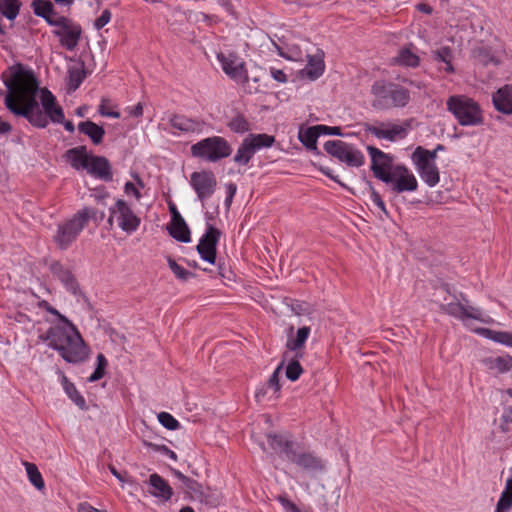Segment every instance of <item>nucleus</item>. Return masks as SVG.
I'll return each instance as SVG.
<instances>
[{
  "label": "nucleus",
  "mask_w": 512,
  "mask_h": 512,
  "mask_svg": "<svg viewBox=\"0 0 512 512\" xmlns=\"http://www.w3.org/2000/svg\"><path fill=\"white\" fill-rule=\"evenodd\" d=\"M2 79L7 88L5 106L12 114L37 128H46L49 120L63 122V108L50 90L39 87L33 71L17 63L2 74Z\"/></svg>",
  "instance_id": "nucleus-1"
},
{
  "label": "nucleus",
  "mask_w": 512,
  "mask_h": 512,
  "mask_svg": "<svg viewBox=\"0 0 512 512\" xmlns=\"http://www.w3.org/2000/svg\"><path fill=\"white\" fill-rule=\"evenodd\" d=\"M39 338L47 342L68 363L77 364L88 358V347L76 327L67 330L63 326H52Z\"/></svg>",
  "instance_id": "nucleus-2"
},
{
  "label": "nucleus",
  "mask_w": 512,
  "mask_h": 512,
  "mask_svg": "<svg viewBox=\"0 0 512 512\" xmlns=\"http://www.w3.org/2000/svg\"><path fill=\"white\" fill-rule=\"evenodd\" d=\"M373 100L371 105L379 111L406 107L410 100V91L400 84L378 80L371 86Z\"/></svg>",
  "instance_id": "nucleus-3"
},
{
  "label": "nucleus",
  "mask_w": 512,
  "mask_h": 512,
  "mask_svg": "<svg viewBox=\"0 0 512 512\" xmlns=\"http://www.w3.org/2000/svg\"><path fill=\"white\" fill-rule=\"evenodd\" d=\"M97 212L90 208H84L75 213L71 218L57 225L53 241L61 250H66L76 241L80 233L90 219H95Z\"/></svg>",
  "instance_id": "nucleus-4"
},
{
  "label": "nucleus",
  "mask_w": 512,
  "mask_h": 512,
  "mask_svg": "<svg viewBox=\"0 0 512 512\" xmlns=\"http://www.w3.org/2000/svg\"><path fill=\"white\" fill-rule=\"evenodd\" d=\"M447 109L462 126H476L483 123L482 111L477 102L463 96H450L446 102Z\"/></svg>",
  "instance_id": "nucleus-5"
},
{
  "label": "nucleus",
  "mask_w": 512,
  "mask_h": 512,
  "mask_svg": "<svg viewBox=\"0 0 512 512\" xmlns=\"http://www.w3.org/2000/svg\"><path fill=\"white\" fill-rule=\"evenodd\" d=\"M193 157L208 162H217L232 153V146L221 136H212L198 141L190 148Z\"/></svg>",
  "instance_id": "nucleus-6"
},
{
  "label": "nucleus",
  "mask_w": 512,
  "mask_h": 512,
  "mask_svg": "<svg viewBox=\"0 0 512 512\" xmlns=\"http://www.w3.org/2000/svg\"><path fill=\"white\" fill-rule=\"evenodd\" d=\"M275 142V137L268 134H249L238 147L233 161L246 166L254 154L262 148H269Z\"/></svg>",
  "instance_id": "nucleus-7"
},
{
  "label": "nucleus",
  "mask_w": 512,
  "mask_h": 512,
  "mask_svg": "<svg viewBox=\"0 0 512 512\" xmlns=\"http://www.w3.org/2000/svg\"><path fill=\"white\" fill-rule=\"evenodd\" d=\"M324 150L350 167H360L365 162V157L361 151L341 140L327 141L324 144Z\"/></svg>",
  "instance_id": "nucleus-8"
},
{
  "label": "nucleus",
  "mask_w": 512,
  "mask_h": 512,
  "mask_svg": "<svg viewBox=\"0 0 512 512\" xmlns=\"http://www.w3.org/2000/svg\"><path fill=\"white\" fill-rule=\"evenodd\" d=\"M114 219H116L119 228L127 233L136 231L141 222L127 202L122 199H118L114 206L110 208L108 223L112 225Z\"/></svg>",
  "instance_id": "nucleus-9"
},
{
  "label": "nucleus",
  "mask_w": 512,
  "mask_h": 512,
  "mask_svg": "<svg viewBox=\"0 0 512 512\" xmlns=\"http://www.w3.org/2000/svg\"><path fill=\"white\" fill-rule=\"evenodd\" d=\"M467 303L468 300L465 295L460 293L459 297H455V301L448 304H441L440 310L462 321L474 319L480 322H488L482 317V311L479 308L467 305Z\"/></svg>",
  "instance_id": "nucleus-10"
},
{
  "label": "nucleus",
  "mask_w": 512,
  "mask_h": 512,
  "mask_svg": "<svg viewBox=\"0 0 512 512\" xmlns=\"http://www.w3.org/2000/svg\"><path fill=\"white\" fill-rule=\"evenodd\" d=\"M389 180L383 181L394 193L413 192L418 188L415 175L404 165H395L388 173Z\"/></svg>",
  "instance_id": "nucleus-11"
},
{
  "label": "nucleus",
  "mask_w": 512,
  "mask_h": 512,
  "mask_svg": "<svg viewBox=\"0 0 512 512\" xmlns=\"http://www.w3.org/2000/svg\"><path fill=\"white\" fill-rule=\"evenodd\" d=\"M190 185L196 192L198 199L204 203L214 194L217 180L212 171L193 172L190 175Z\"/></svg>",
  "instance_id": "nucleus-12"
},
{
  "label": "nucleus",
  "mask_w": 512,
  "mask_h": 512,
  "mask_svg": "<svg viewBox=\"0 0 512 512\" xmlns=\"http://www.w3.org/2000/svg\"><path fill=\"white\" fill-rule=\"evenodd\" d=\"M367 151L371 157V170L374 176L381 181L389 180L388 173L395 167L393 157L374 146H367Z\"/></svg>",
  "instance_id": "nucleus-13"
},
{
  "label": "nucleus",
  "mask_w": 512,
  "mask_h": 512,
  "mask_svg": "<svg viewBox=\"0 0 512 512\" xmlns=\"http://www.w3.org/2000/svg\"><path fill=\"white\" fill-rule=\"evenodd\" d=\"M220 236V230L212 225H209L196 247L197 252L201 258L210 264H214L216 261V246Z\"/></svg>",
  "instance_id": "nucleus-14"
},
{
  "label": "nucleus",
  "mask_w": 512,
  "mask_h": 512,
  "mask_svg": "<svg viewBox=\"0 0 512 512\" xmlns=\"http://www.w3.org/2000/svg\"><path fill=\"white\" fill-rule=\"evenodd\" d=\"M184 492L191 500L210 507H216L221 501L220 494L216 490L205 487L196 480H193Z\"/></svg>",
  "instance_id": "nucleus-15"
},
{
  "label": "nucleus",
  "mask_w": 512,
  "mask_h": 512,
  "mask_svg": "<svg viewBox=\"0 0 512 512\" xmlns=\"http://www.w3.org/2000/svg\"><path fill=\"white\" fill-rule=\"evenodd\" d=\"M81 27L74 24L71 20L66 18V22L62 23L54 34L60 38L61 45L68 50H73L80 39Z\"/></svg>",
  "instance_id": "nucleus-16"
},
{
  "label": "nucleus",
  "mask_w": 512,
  "mask_h": 512,
  "mask_svg": "<svg viewBox=\"0 0 512 512\" xmlns=\"http://www.w3.org/2000/svg\"><path fill=\"white\" fill-rule=\"evenodd\" d=\"M288 460L311 473L319 472L324 469V463L322 459L313 453L289 450Z\"/></svg>",
  "instance_id": "nucleus-17"
},
{
  "label": "nucleus",
  "mask_w": 512,
  "mask_h": 512,
  "mask_svg": "<svg viewBox=\"0 0 512 512\" xmlns=\"http://www.w3.org/2000/svg\"><path fill=\"white\" fill-rule=\"evenodd\" d=\"M218 59L222 65L223 71L236 81H245L247 79V71L244 68V63L233 55L225 56L219 54Z\"/></svg>",
  "instance_id": "nucleus-18"
},
{
  "label": "nucleus",
  "mask_w": 512,
  "mask_h": 512,
  "mask_svg": "<svg viewBox=\"0 0 512 512\" xmlns=\"http://www.w3.org/2000/svg\"><path fill=\"white\" fill-rule=\"evenodd\" d=\"M494 108L503 114L512 115V84H505L492 94Z\"/></svg>",
  "instance_id": "nucleus-19"
},
{
  "label": "nucleus",
  "mask_w": 512,
  "mask_h": 512,
  "mask_svg": "<svg viewBox=\"0 0 512 512\" xmlns=\"http://www.w3.org/2000/svg\"><path fill=\"white\" fill-rule=\"evenodd\" d=\"M421 179L429 186L434 187L439 183V170L435 162H427L424 159H412Z\"/></svg>",
  "instance_id": "nucleus-20"
},
{
  "label": "nucleus",
  "mask_w": 512,
  "mask_h": 512,
  "mask_svg": "<svg viewBox=\"0 0 512 512\" xmlns=\"http://www.w3.org/2000/svg\"><path fill=\"white\" fill-rule=\"evenodd\" d=\"M86 169L90 174L99 179L104 181L112 180L111 165L108 159L103 156H91Z\"/></svg>",
  "instance_id": "nucleus-21"
},
{
  "label": "nucleus",
  "mask_w": 512,
  "mask_h": 512,
  "mask_svg": "<svg viewBox=\"0 0 512 512\" xmlns=\"http://www.w3.org/2000/svg\"><path fill=\"white\" fill-rule=\"evenodd\" d=\"M279 56L290 61H301L303 53L297 44L289 43L285 37L279 38L278 41L271 40Z\"/></svg>",
  "instance_id": "nucleus-22"
},
{
  "label": "nucleus",
  "mask_w": 512,
  "mask_h": 512,
  "mask_svg": "<svg viewBox=\"0 0 512 512\" xmlns=\"http://www.w3.org/2000/svg\"><path fill=\"white\" fill-rule=\"evenodd\" d=\"M172 128L184 133L201 132L203 122L197 119L189 118L185 115L174 114L169 119Z\"/></svg>",
  "instance_id": "nucleus-23"
},
{
  "label": "nucleus",
  "mask_w": 512,
  "mask_h": 512,
  "mask_svg": "<svg viewBox=\"0 0 512 512\" xmlns=\"http://www.w3.org/2000/svg\"><path fill=\"white\" fill-rule=\"evenodd\" d=\"M308 63L304 69L301 70V75L310 80L318 79L324 72L325 64L323 60V53L315 55H306Z\"/></svg>",
  "instance_id": "nucleus-24"
},
{
  "label": "nucleus",
  "mask_w": 512,
  "mask_h": 512,
  "mask_svg": "<svg viewBox=\"0 0 512 512\" xmlns=\"http://www.w3.org/2000/svg\"><path fill=\"white\" fill-rule=\"evenodd\" d=\"M50 271L65 285L67 290H69L73 294H77L78 284L76 282L74 275L69 269L65 268L59 262H53L50 265Z\"/></svg>",
  "instance_id": "nucleus-25"
},
{
  "label": "nucleus",
  "mask_w": 512,
  "mask_h": 512,
  "mask_svg": "<svg viewBox=\"0 0 512 512\" xmlns=\"http://www.w3.org/2000/svg\"><path fill=\"white\" fill-rule=\"evenodd\" d=\"M366 131L370 132L372 135L379 139H386L389 141H395L397 139H403L406 137L407 130L403 126L400 125H392L390 129H384L377 126L366 127Z\"/></svg>",
  "instance_id": "nucleus-26"
},
{
  "label": "nucleus",
  "mask_w": 512,
  "mask_h": 512,
  "mask_svg": "<svg viewBox=\"0 0 512 512\" xmlns=\"http://www.w3.org/2000/svg\"><path fill=\"white\" fill-rule=\"evenodd\" d=\"M149 484L151 486L150 493L163 501H168L173 494L171 486L161 476L154 473L149 477Z\"/></svg>",
  "instance_id": "nucleus-27"
},
{
  "label": "nucleus",
  "mask_w": 512,
  "mask_h": 512,
  "mask_svg": "<svg viewBox=\"0 0 512 512\" xmlns=\"http://www.w3.org/2000/svg\"><path fill=\"white\" fill-rule=\"evenodd\" d=\"M310 327L303 326L297 330L296 337L294 339H288L286 343L287 352L295 353L296 358H302V348L305 345L306 340L310 335Z\"/></svg>",
  "instance_id": "nucleus-28"
},
{
  "label": "nucleus",
  "mask_w": 512,
  "mask_h": 512,
  "mask_svg": "<svg viewBox=\"0 0 512 512\" xmlns=\"http://www.w3.org/2000/svg\"><path fill=\"white\" fill-rule=\"evenodd\" d=\"M167 230L170 236L179 242L188 243L191 241L189 227L183 218L171 220L167 226Z\"/></svg>",
  "instance_id": "nucleus-29"
},
{
  "label": "nucleus",
  "mask_w": 512,
  "mask_h": 512,
  "mask_svg": "<svg viewBox=\"0 0 512 512\" xmlns=\"http://www.w3.org/2000/svg\"><path fill=\"white\" fill-rule=\"evenodd\" d=\"M78 130L88 136L95 145L102 143L105 135L104 128L90 120L80 122L78 124Z\"/></svg>",
  "instance_id": "nucleus-30"
},
{
  "label": "nucleus",
  "mask_w": 512,
  "mask_h": 512,
  "mask_svg": "<svg viewBox=\"0 0 512 512\" xmlns=\"http://www.w3.org/2000/svg\"><path fill=\"white\" fill-rule=\"evenodd\" d=\"M66 157L71 166L77 170L80 168L86 169L90 160V157L87 155L86 146L69 149L66 152Z\"/></svg>",
  "instance_id": "nucleus-31"
},
{
  "label": "nucleus",
  "mask_w": 512,
  "mask_h": 512,
  "mask_svg": "<svg viewBox=\"0 0 512 512\" xmlns=\"http://www.w3.org/2000/svg\"><path fill=\"white\" fill-rule=\"evenodd\" d=\"M61 384L68 397L81 409L86 410V401L84 397L78 392L75 385L69 381L66 375L60 372Z\"/></svg>",
  "instance_id": "nucleus-32"
},
{
  "label": "nucleus",
  "mask_w": 512,
  "mask_h": 512,
  "mask_svg": "<svg viewBox=\"0 0 512 512\" xmlns=\"http://www.w3.org/2000/svg\"><path fill=\"white\" fill-rule=\"evenodd\" d=\"M476 332L494 342L512 347V333L507 331H495L488 328H478Z\"/></svg>",
  "instance_id": "nucleus-33"
},
{
  "label": "nucleus",
  "mask_w": 512,
  "mask_h": 512,
  "mask_svg": "<svg viewBox=\"0 0 512 512\" xmlns=\"http://www.w3.org/2000/svg\"><path fill=\"white\" fill-rule=\"evenodd\" d=\"M320 136L317 125L299 130L298 138L300 142L311 151L317 150V139Z\"/></svg>",
  "instance_id": "nucleus-34"
},
{
  "label": "nucleus",
  "mask_w": 512,
  "mask_h": 512,
  "mask_svg": "<svg viewBox=\"0 0 512 512\" xmlns=\"http://www.w3.org/2000/svg\"><path fill=\"white\" fill-rule=\"evenodd\" d=\"M85 76L84 65L82 63L69 67L67 82L68 89L70 91H76L83 82Z\"/></svg>",
  "instance_id": "nucleus-35"
},
{
  "label": "nucleus",
  "mask_w": 512,
  "mask_h": 512,
  "mask_svg": "<svg viewBox=\"0 0 512 512\" xmlns=\"http://www.w3.org/2000/svg\"><path fill=\"white\" fill-rule=\"evenodd\" d=\"M433 58L435 61L443 62L444 67L442 68L447 73H453L454 67L451 63L453 58V51L450 47L444 46L433 51Z\"/></svg>",
  "instance_id": "nucleus-36"
},
{
  "label": "nucleus",
  "mask_w": 512,
  "mask_h": 512,
  "mask_svg": "<svg viewBox=\"0 0 512 512\" xmlns=\"http://www.w3.org/2000/svg\"><path fill=\"white\" fill-rule=\"evenodd\" d=\"M419 57L413 53L409 48H403L399 51L394 62L401 66L417 67L419 65Z\"/></svg>",
  "instance_id": "nucleus-37"
},
{
  "label": "nucleus",
  "mask_w": 512,
  "mask_h": 512,
  "mask_svg": "<svg viewBox=\"0 0 512 512\" xmlns=\"http://www.w3.org/2000/svg\"><path fill=\"white\" fill-rule=\"evenodd\" d=\"M269 445L273 450L281 451L285 454V456L288 458V452L289 450L293 449V443L285 440L281 435L278 434H268L267 435Z\"/></svg>",
  "instance_id": "nucleus-38"
},
{
  "label": "nucleus",
  "mask_w": 512,
  "mask_h": 512,
  "mask_svg": "<svg viewBox=\"0 0 512 512\" xmlns=\"http://www.w3.org/2000/svg\"><path fill=\"white\" fill-rule=\"evenodd\" d=\"M512 506V478L506 481V486L497 503L495 512H507Z\"/></svg>",
  "instance_id": "nucleus-39"
},
{
  "label": "nucleus",
  "mask_w": 512,
  "mask_h": 512,
  "mask_svg": "<svg viewBox=\"0 0 512 512\" xmlns=\"http://www.w3.org/2000/svg\"><path fill=\"white\" fill-rule=\"evenodd\" d=\"M24 465L31 484L38 490L44 489L45 483L37 466L29 462H25Z\"/></svg>",
  "instance_id": "nucleus-40"
},
{
  "label": "nucleus",
  "mask_w": 512,
  "mask_h": 512,
  "mask_svg": "<svg viewBox=\"0 0 512 512\" xmlns=\"http://www.w3.org/2000/svg\"><path fill=\"white\" fill-rule=\"evenodd\" d=\"M473 56L478 63L484 66H487L489 64H498V60L492 55L490 49L484 46L475 49L473 51Z\"/></svg>",
  "instance_id": "nucleus-41"
},
{
  "label": "nucleus",
  "mask_w": 512,
  "mask_h": 512,
  "mask_svg": "<svg viewBox=\"0 0 512 512\" xmlns=\"http://www.w3.org/2000/svg\"><path fill=\"white\" fill-rule=\"evenodd\" d=\"M489 368L496 370L498 373H506L512 368L511 356H498L489 361Z\"/></svg>",
  "instance_id": "nucleus-42"
},
{
  "label": "nucleus",
  "mask_w": 512,
  "mask_h": 512,
  "mask_svg": "<svg viewBox=\"0 0 512 512\" xmlns=\"http://www.w3.org/2000/svg\"><path fill=\"white\" fill-rule=\"evenodd\" d=\"M228 127L231 131L243 134L250 130L249 121L241 114L236 115L228 122Z\"/></svg>",
  "instance_id": "nucleus-43"
},
{
  "label": "nucleus",
  "mask_w": 512,
  "mask_h": 512,
  "mask_svg": "<svg viewBox=\"0 0 512 512\" xmlns=\"http://www.w3.org/2000/svg\"><path fill=\"white\" fill-rule=\"evenodd\" d=\"M34 13L42 18H47L49 14H54V6L50 1L34 0L32 2Z\"/></svg>",
  "instance_id": "nucleus-44"
},
{
  "label": "nucleus",
  "mask_w": 512,
  "mask_h": 512,
  "mask_svg": "<svg viewBox=\"0 0 512 512\" xmlns=\"http://www.w3.org/2000/svg\"><path fill=\"white\" fill-rule=\"evenodd\" d=\"M300 358H296L295 354L293 357H291L287 367H286V377L290 381H296L300 377V375L303 373V368L301 367L299 363Z\"/></svg>",
  "instance_id": "nucleus-45"
},
{
  "label": "nucleus",
  "mask_w": 512,
  "mask_h": 512,
  "mask_svg": "<svg viewBox=\"0 0 512 512\" xmlns=\"http://www.w3.org/2000/svg\"><path fill=\"white\" fill-rule=\"evenodd\" d=\"M107 365H108L107 359L105 358V356L103 354L99 353L97 355V367H96L95 371L91 374V376L88 378V381L96 382V381L100 380L105 374V369H106Z\"/></svg>",
  "instance_id": "nucleus-46"
},
{
  "label": "nucleus",
  "mask_w": 512,
  "mask_h": 512,
  "mask_svg": "<svg viewBox=\"0 0 512 512\" xmlns=\"http://www.w3.org/2000/svg\"><path fill=\"white\" fill-rule=\"evenodd\" d=\"M288 359V352H285L283 354V360L281 361V363L278 365V367L275 369V371L273 372V374L270 376L268 382H267V386L271 389L274 390V392H279L280 391V383H279V374L284 366V362Z\"/></svg>",
  "instance_id": "nucleus-47"
},
{
  "label": "nucleus",
  "mask_w": 512,
  "mask_h": 512,
  "mask_svg": "<svg viewBox=\"0 0 512 512\" xmlns=\"http://www.w3.org/2000/svg\"><path fill=\"white\" fill-rule=\"evenodd\" d=\"M168 266L175 274V276L182 281H187L190 277L194 276L192 272L178 265L177 262L170 257L168 258Z\"/></svg>",
  "instance_id": "nucleus-48"
},
{
  "label": "nucleus",
  "mask_w": 512,
  "mask_h": 512,
  "mask_svg": "<svg viewBox=\"0 0 512 512\" xmlns=\"http://www.w3.org/2000/svg\"><path fill=\"white\" fill-rule=\"evenodd\" d=\"M437 157V151L434 149L432 151L423 148L422 146H418L415 148L412 153V159L420 160L421 158L430 163V161L435 162Z\"/></svg>",
  "instance_id": "nucleus-49"
},
{
  "label": "nucleus",
  "mask_w": 512,
  "mask_h": 512,
  "mask_svg": "<svg viewBox=\"0 0 512 512\" xmlns=\"http://www.w3.org/2000/svg\"><path fill=\"white\" fill-rule=\"evenodd\" d=\"M158 420L169 430H176L179 427V422L168 412L159 413Z\"/></svg>",
  "instance_id": "nucleus-50"
},
{
  "label": "nucleus",
  "mask_w": 512,
  "mask_h": 512,
  "mask_svg": "<svg viewBox=\"0 0 512 512\" xmlns=\"http://www.w3.org/2000/svg\"><path fill=\"white\" fill-rule=\"evenodd\" d=\"M144 444H145L148 448H150V449H152V450H154V451H156V452H160V453H162V454H164V455H167L170 459H172V460H174V461H176V460H177V455H176V453H175L174 451H172L171 449H169V448H168L167 446H165V445H157V444H153V443L146 442V441L144 442Z\"/></svg>",
  "instance_id": "nucleus-51"
},
{
  "label": "nucleus",
  "mask_w": 512,
  "mask_h": 512,
  "mask_svg": "<svg viewBox=\"0 0 512 512\" xmlns=\"http://www.w3.org/2000/svg\"><path fill=\"white\" fill-rule=\"evenodd\" d=\"M111 12L108 9H105L102 14L95 20L94 27L97 30L102 29L106 24H108L111 20Z\"/></svg>",
  "instance_id": "nucleus-52"
},
{
  "label": "nucleus",
  "mask_w": 512,
  "mask_h": 512,
  "mask_svg": "<svg viewBox=\"0 0 512 512\" xmlns=\"http://www.w3.org/2000/svg\"><path fill=\"white\" fill-rule=\"evenodd\" d=\"M277 500L281 503V505L287 512H301L299 508L293 502H291L286 496L279 495L277 496Z\"/></svg>",
  "instance_id": "nucleus-53"
},
{
  "label": "nucleus",
  "mask_w": 512,
  "mask_h": 512,
  "mask_svg": "<svg viewBox=\"0 0 512 512\" xmlns=\"http://www.w3.org/2000/svg\"><path fill=\"white\" fill-rule=\"evenodd\" d=\"M320 135H336L341 136V128L340 127H330L326 125H317Z\"/></svg>",
  "instance_id": "nucleus-54"
},
{
  "label": "nucleus",
  "mask_w": 512,
  "mask_h": 512,
  "mask_svg": "<svg viewBox=\"0 0 512 512\" xmlns=\"http://www.w3.org/2000/svg\"><path fill=\"white\" fill-rule=\"evenodd\" d=\"M47 18H44L47 23L51 26H56L57 29L59 28V26L66 22V17L64 16H57L56 13L54 12V14H49V16H46Z\"/></svg>",
  "instance_id": "nucleus-55"
},
{
  "label": "nucleus",
  "mask_w": 512,
  "mask_h": 512,
  "mask_svg": "<svg viewBox=\"0 0 512 512\" xmlns=\"http://www.w3.org/2000/svg\"><path fill=\"white\" fill-rule=\"evenodd\" d=\"M270 73H271L272 78L275 81H277L279 83L287 82V76L282 70L276 69V68H271Z\"/></svg>",
  "instance_id": "nucleus-56"
},
{
  "label": "nucleus",
  "mask_w": 512,
  "mask_h": 512,
  "mask_svg": "<svg viewBox=\"0 0 512 512\" xmlns=\"http://www.w3.org/2000/svg\"><path fill=\"white\" fill-rule=\"evenodd\" d=\"M99 113L102 116L116 118V119L120 118V116H121L120 113L117 111L108 110V108L105 107L104 101H102L101 105L99 106Z\"/></svg>",
  "instance_id": "nucleus-57"
},
{
  "label": "nucleus",
  "mask_w": 512,
  "mask_h": 512,
  "mask_svg": "<svg viewBox=\"0 0 512 512\" xmlns=\"http://www.w3.org/2000/svg\"><path fill=\"white\" fill-rule=\"evenodd\" d=\"M372 201L374 202V204L380 208L385 214H387V210H386V207H385V203L384 201L382 200L381 196L378 194V192H376L373 188H372Z\"/></svg>",
  "instance_id": "nucleus-58"
},
{
  "label": "nucleus",
  "mask_w": 512,
  "mask_h": 512,
  "mask_svg": "<svg viewBox=\"0 0 512 512\" xmlns=\"http://www.w3.org/2000/svg\"><path fill=\"white\" fill-rule=\"evenodd\" d=\"M173 474L182 482V489L184 491L190 485V483L194 480L192 478L185 476L183 473H181L178 470H173Z\"/></svg>",
  "instance_id": "nucleus-59"
},
{
  "label": "nucleus",
  "mask_w": 512,
  "mask_h": 512,
  "mask_svg": "<svg viewBox=\"0 0 512 512\" xmlns=\"http://www.w3.org/2000/svg\"><path fill=\"white\" fill-rule=\"evenodd\" d=\"M127 112L130 116L139 118L143 115V104L139 102L131 108H127Z\"/></svg>",
  "instance_id": "nucleus-60"
},
{
  "label": "nucleus",
  "mask_w": 512,
  "mask_h": 512,
  "mask_svg": "<svg viewBox=\"0 0 512 512\" xmlns=\"http://www.w3.org/2000/svg\"><path fill=\"white\" fill-rule=\"evenodd\" d=\"M292 310L296 315H303L309 312L308 305L306 303H295L292 305Z\"/></svg>",
  "instance_id": "nucleus-61"
},
{
  "label": "nucleus",
  "mask_w": 512,
  "mask_h": 512,
  "mask_svg": "<svg viewBox=\"0 0 512 512\" xmlns=\"http://www.w3.org/2000/svg\"><path fill=\"white\" fill-rule=\"evenodd\" d=\"M237 187L234 183H229L227 185V198H226V205L229 206L232 202V199L236 193Z\"/></svg>",
  "instance_id": "nucleus-62"
},
{
  "label": "nucleus",
  "mask_w": 512,
  "mask_h": 512,
  "mask_svg": "<svg viewBox=\"0 0 512 512\" xmlns=\"http://www.w3.org/2000/svg\"><path fill=\"white\" fill-rule=\"evenodd\" d=\"M125 193L133 194L136 197V199H140L141 197L139 190L135 187V185L132 182H127L125 184Z\"/></svg>",
  "instance_id": "nucleus-63"
},
{
  "label": "nucleus",
  "mask_w": 512,
  "mask_h": 512,
  "mask_svg": "<svg viewBox=\"0 0 512 512\" xmlns=\"http://www.w3.org/2000/svg\"><path fill=\"white\" fill-rule=\"evenodd\" d=\"M77 511L78 512H102L100 511L99 509L91 506L89 503L87 502H82L78 505V508H77Z\"/></svg>",
  "instance_id": "nucleus-64"
}]
</instances>
